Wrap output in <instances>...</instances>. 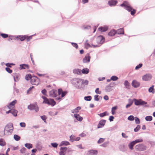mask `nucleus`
<instances>
[{
    "mask_svg": "<svg viewBox=\"0 0 155 155\" xmlns=\"http://www.w3.org/2000/svg\"><path fill=\"white\" fill-rule=\"evenodd\" d=\"M140 129V125H138L137 127L134 129V131L135 132H137Z\"/></svg>",
    "mask_w": 155,
    "mask_h": 155,
    "instance_id": "obj_49",
    "label": "nucleus"
},
{
    "mask_svg": "<svg viewBox=\"0 0 155 155\" xmlns=\"http://www.w3.org/2000/svg\"><path fill=\"white\" fill-rule=\"evenodd\" d=\"M108 29V27L106 26L101 27L98 29L99 31L101 32L106 31H107Z\"/></svg>",
    "mask_w": 155,
    "mask_h": 155,
    "instance_id": "obj_17",
    "label": "nucleus"
},
{
    "mask_svg": "<svg viewBox=\"0 0 155 155\" xmlns=\"http://www.w3.org/2000/svg\"><path fill=\"white\" fill-rule=\"evenodd\" d=\"M18 40H19L21 41H23L26 39V35H18L16 37Z\"/></svg>",
    "mask_w": 155,
    "mask_h": 155,
    "instance_id": "obj_19",
    "label": "nucleus"
},
{
    "mask_svg": "<svg viewBox=\"0 0 155 155\" xmlns=\"http://www.w3.org/2000/svg\"><path fill=\"white\" fill-rule=\"evenodd\" d=\"M16 102V100L13 101L8 106H7V107L9 109L12 108L14 107V105Z\"/></svg>",
    "mask_w": 155,
    "mask_h": 155,
    "instance_id": "obj_18",
    "label": "nucleus"
},
{
    "mask_svg": "<svg viewBox=\"0 0 155 155\" xmlns=\"http://www.w3.org/2000/svg\"><path fill=\"white\" fill-rule=\"evenodd\" d=\"M51 145L54 147H57L58 146V144L56 143H51Z\"/></svg>",
    "mask_w": 155,
    "mask_h": 155,
    "instance_id": "obj_54",
    "label": "nucleus"
},
{
    "mask_svg": "<svg viewBox=\"0 0 155 155\" xmlns=\"http://www.w3.org/2000/svg\"><path fill=\"white\" fill-rule=\"evenodd\" d=\"M142 64H140L139 65H137L135 67V69L136 70H137L140 68L142 66Z\"/></svg>",
    "mask_w": 155,
    "mask_h": 155,
    "instance_id": "obj_52",
    "label": "nucleus"
},
{
    "mask_svg": "<svg viewBox=\"0 0 155 155\" xmlns=\"http://www.w3.org/2000/svg\"><path fill=\"white\" fill-rule=\"evenodd\" d=\"M25 146L28 149H30L32 147V144L30 143H26L25 144Z\"/></svg>",
    "mask_w": 155,
    "mask_h": 155,
    "instance_id": "obj_39",
    "label": "nucleus"
},
{
    "mask_svg": "<svg viewBox=\"0 0 155 155\" xmlns=\"http://www.w3.org/2000/svg\"><path fill=\"white\" fill-rule=\"evenodd\" d=\"M106 120H100L97 126V128H100L104 127L105 124Z\"/></svg>",
    "mask_w": 155,
    "mask_h": 155,
    "instance_id": "obj_13",
    "label": "nucleus"
},
{
    "mask_svg": "<svg viewBox=\"0 0 155 155\" xmlns=\"http://www.w3.org/2000/svg\"><path fill=\"white\" fill-rule=\"evenodd\" d=\"M124 85L127 88H129L130 86V84L127 81H126L124 82Z\"/></svg>",
    "mask_w": 155,
    "mask_h": 155,
    "instance_id": "obj_40",
    "label": "nucleus"
},
{
    "mask_svg": "<svg viewBox=\"0 0 155 155\" xmlns=\"http://www.w3.org/2000/svg\"><path fill=\"white\" fill-rule=\"evenodd\" d=\"M73 73L75 74H81V70L79 69H75L73 70Z\"/></svg>",
    "mask_w": 155,
    "mask_h": 155,
    "instance_id": "obj_23",
    "label": "nucleus"
},
{
    "mask_svg": "<svg viewBox=\"0 0 155 155\" xmlns=\"http://www.w3.org/2000/svg\"><path fill=\"white\" fill-rule=\"evenodd\" d=\"M42 97L44 100L43 103L48 104L49 100L46 97L44 96H42Z\"/></svg>",
    "mask_w": 155,
    "mask_h": 155,
    "instance_id": "obj_31",
    "label": "nucleus"
},
{
    "mask_svg": "<svg viewBox=\"0 0 155 155\" xmlns=\"http://www.w3.org/2000/svg\"><path fill=\"white\" fill-rule=\"evenodd\" d=\"M32 38V36H28L27 35H26V40L27 41H30L31 39Z\"/></svg>",
    "mask_w": 155,
    "mask_h": 155,
    "instance_id": "obj_44",
    "label": "nucleus"
},
{
    "mask_svg": "<svg viewBox=\"0 0 155 155\" xmlns=\"http://www.w3.org/2000/svg\"><path fill=\"white\" fill-rule=\"evenodd\" d=\"M101 117H104L106 115H109L108 113L106 111H105L103 113H101L98 114Z\"/></svg>",
    "mask_w": 155,
    "mask_h": 155,
    "instance_id": "obj_33",
    "label": "nucleus"
},
{
    "mask_svg": "<svg viewBox=\"0 0 155 155\" xmlns=\"http://www.w3.org/2000/svg\"><path fill=\"white\" fill-rule=\"evenodd\" d=\"M18 113V111L15 110H12V111L11 112V113L12 114V115L15 117L17 116V114Z\"/></svg>",
    "mask_w": 155,
    "mask_h": 155,
    "instance_id": "obj_34",
    "label": "nucleus"
},
{
    "mask_svg": "<svg viewBox=\"0 0 155 155\" xmlns=\"http://www.w3.org/2000/svg\"><path fill=\"white\" fill-rule=\"evenodd\" d=\"M6 66L8 67H11V65H14L13 63H8L5 64Z\"/></svg>",
    "mask_w": 155,
    "mask_h": 155,
    "instance_id": "obj_57",
    "label": "nucleus"
},
{
    "mask_svg": "<svg viewBox=\"0 0 155 155\" xmlns=\"http://www.w3.org/2000/svg\"><path fill=\"white\" fill-rule=\"evenodd\" d=\"M13 130V124L11 123H9L5 127L4 131L7 133H12Z\"/></svg>",
    "mask_w": 155,
    "mask_h": 155,
    "instance_id": "obj_3",
    "label": "nucleus"
},
{
    "mask_svg": "<svg viewBox=\"0 0 155 155\" xmlns=\"http://www.w3.org/2000/svg\"><path fill=\"white\" fill-rule=\"evenodd\" d=\"M91 57L89 54H87L83 59V62L85 63L90 61Z\"/></svg>",
    "mask_w": 155,
    "mask_h": 155,
    "instance_id": "obj_15",
    "label": "nucleus"
},
{
    "mask_svg": "<svg viewBox=\"0 0 155 155\" xmlns=\"http://www.w3.org/2000/svg\"><path fill=\"white\" fill-rule=\"evenodd\" d=\"M132 103H133L132 102H131L130 103L127 104L126 106V108H127L130 107L131 106V105L132 104Z\"/></svg>",
    "mask_w": 155,
    "mask_h": 155,
    "instance_id": "obj_64",
    "label": "nucleus"
},
{
    "mask_svg": "<svg viewBox=\"0 0 155 155\" xmlns=\"http://www.w3.org/2000/svg\"><path fill=\"white\" fill-rule=\"evenodd\" d=\"M70 138L71 140H72V141H74V136L73 135H71V136L70 137Z\"/></svg>",
    "mask_w": 155,
    "mask_h": 155,
    "instance_id": "obj_59",
    "label": "nucleus"
},
{
    "mask_svg": "<svg viewBox=\"0 0 155 155\" xmlns=\"http://www.w3.org/2000/svg\"><path fill=\"white\" fill-rule=\"evenodd\" d=\"M74 116L76 119L79 121H81L83 119V117L80 116L78 114H75Z\"/></svg>",
    "mask_w": 155,
    "mask_h": 155,
    "instance_id": "obj_21",
    "label": "nucleus"
},
{
    "mask_svg": "<svg viewBox=\"0 0 155 155\" xmlns=\"http://www.w3.org/2000/svg\"><path fill=\"white\" fill-rule=\"evenodd\" d=\"M13 77L15 81H17L20 78V75L18 73H15L13 74Z\"/></svg>",
    "mask_w": 155,
    "mask_h": 155,
    "instance_id": "obj_20",
    "label": "nucleus"
},
{
    "mask_svg": "<svg viewBox=\"0 0 155 155\" xmlns=\"http://www.w3.org/2000/svg\"><path fill=\"white\" fill-rule=\"evenodd\" d=\"M153 87L154 86L152 85L149 89L148 91L150 92H152V93H154V90L153 89Z\"/></svg>",
    "mask_w": 155,
    "mask_h": 155,
    "instance_id": "obj_37",
    "label": "nucleus"
},
{
    "mask_svg": "<svg viewBox=\"0 0 155 155\" xmlns=\"http://www.w3.org/2000/svg\"><path fill=\"white\" fill-rule=\"evenodd\" d=\"M56 104L55 102L53 99H50L48 104L51 105V106H53Z\"/></svg>",
    "mask_w": 155,
    "mask_h": 155,
    "instance_id": "obj_25",
    "label": "nucleus"
},
{
    "mask_svg": "<svg viewBox=\"0 0 155 155\" xmlns=\"http://www.w3.org/2000/svg\"><path fill=\"white\" fill-rule=\"evenodd\" d=\"M89 72V70L88 68L83 69L81 70V72L84 74H87Z\"/></svg>",
    "mask_w": 155,
    "mask_h": 155,
    "instance_id": "obj_30",
    "label": "nucleus"
},
{
    "mask_svg": "<svg viewBox=\"0 0 155 155\" xmlns=\"http://www.w3.org/2000/svg\"><path fill=\"white\" fill-rule=\"evenodd\" d=\"M152 78L151 75L150 74H146L142 77V79L145 81H147L151 79Z\"/></svg>",
    "mask_w": 155,
    "mask_h": 155,
    "instance_id": "obj_12",
    "label": "nucleus"
},
{
    "mask_svg": "<svg viewBox=\"0 0 155 155\" xmlns=\"http://www.w3.org/2000/svg\"><path fill=\"white\" fill-rule=\"evenodd\" d=\"M145 120L147 121H150L152 120V117L150 116H147L145 117Z\"/></svg>",
    "mask_w": 155,
    "mask_h": 155,
    "instance_id": "obj_38",
    "label": "nucleus"
},
{
    "mask_svg": "<svg viewBox=\"0 0 155 155\" xmlns=\"http://www.w3.org/2000/svg\"><path fill=\"white\" fill-rule=\"evenodd\" d=\"M135 148L138 151H143L146 149V147L142 144L136 145Z\"/></svg>",
    "mask_w": 155,
    "mask_h": 155,
    "instance_id": "obj_6",
    "label": "nucleus"
},
{
    "mask_svg": "<svg viewBox=\"0 0 155 155\" xmlns=\"http://www.w3.org/2000/svg\"><path fill=\"white\" fill-rule=\"evenodd\" d=\"M99 96L97 95H95L94 96V99L95 101H98L99 100V98H98Z\"/></svg>",
    "mask_w": 155,
    "mask_h": 155,
    "instance_id": "obj_60",
    "label": "nucleus"
},
{
    "mask_svg": "<svg viewBox=\"0 0 155 155\" xmlns=\"http://www.w3.org/2000/svg\"><path fill=\"white\" fill-rule=\"evenodd\" d=\"M118 79V77L115 76H113L111 78V80L113 81H116Z\"/></svg>",
    "mask_w": 155,
    "mask_h": 155,
    "instance_id": "obj_43",
    "label": "nucleus"
},
{
    "mask_svg": "<svg viewBox=\"0 0 155 155\" xmlns=\"http://www.w3.org/2000/svg\"><path fill=\"white\" fill-rule=\"evenodd\" d=\"M31 84L38 85L40 82L39 79L36 76L32 77L31 81Z\"/></svg>",
    "mask_w": 155,
    "mask_h": 155,
    "instance_id": "obj_5",
    "label": "nucleus"
},
{
    "mask_svg": "<svg viewBox=\"0 0 155 155\" xmlns=\"http://www.w3.org/2000/svg\"><path fill=\"white\" fill-rule=\"evenodd\" d=\"M81 108L80 107H78L75 109L72 110V112L73 113H78Z\"/></svg>",
    "mask_w": 155,
    "mask_h": 155,
    "instance_id": "obj_28",
    "label": "nucleus"
},
{
    "mask_svg": "<svg viewBox=\"0 0 155 155\" xmlns=\"http://www.w3.org/2000/svg\"><path fill=\"white\" fill-rule=\"evenodd\" d=\"M124 33V29L123 28H121L118 29L116 31V33L118 35L123 34Z\"/></svg>",
    "mask_w": 155,
    "mask_h": 155,
    "instance_id": "obj_24",
    "label": "nucleus"
},
{
    "mask_svg": "<svg viewBox=\"0 0 155 155\" xmlns=\"http://www.w3.org/2000/svg\"><path fill=\"white\" fill-rule=\"evenodd\" d=\"M67 147H61L60 149V152H59L60 155H65L66 152L67 150Z\"/></svg>",
    "mask_w": 155,
    "mask_h": 155,
    "instance_id": "obj_10",
    "label": "nucleus"
},
{
    "mask_svg": "<svg viewBox=\"0 0 155 155\" xmlns=\"http://www.w3.org/2000/svg\"><path fill=\"white\" fill-rule=\"evenodd\" d=\"M117 2L116 1L112 0L108 2V4L110 6L115 5Z\"/></svg>",
    "mask_w": 155,
    "mask_h": 155,
    "instance_id": "obj_22",
    "label": "nucleus"
},
{
    "mask_svg": "<svg viewBox=\"0 0 155 155\" xmlns=\"http://www.w3.org/2000/svg\"><path fill=\"white\" fill-rule=\"evenodd\" d=\"M95 92L96 94H100L101 93V91H99V88H97L96 89Z\"/></svg>",
    "mask_w": 155,
    "mask_h": 155,
    "instance_id": "obj_53",
    "label": "nucleus"
},
{
    "mask_svg": "<svg viewBox=\"0 0 155 155\" xmlns=\"http://www.w3.org/2000/svg\"><path fill=\"white\" fill-rule=\"evenodd\" d=\"M104 139L103 138H100L99 140L98 141L97 143L99 144H100L102 143L104 140Z\"/></svg>",
    "mask_w": 155,
    "mask_h": 155,
    "instance_id": "obj_45",
    "label": "nucleus"
},
{
    "mask_svg": "<svg viewBox=\"0 0 155 155\" xmlns=\"http://www.w3.org/2000/svg\"><path fill=\"white\" fill-rule=\"evenodd\" d=\"M105 90L107 92H109L112 90L111 86H108L106 87Z\"/></svg>",
    "mask_w": 155,
    "mask_h": 155,
    "instance_id": "obj_42",
    "label": "nucleus"
},
{
    "mask_svg": "<svg viewBox=\"0 0 155 155\" xmlns=\"http://www.w3.org/2000/svg\"><path fill=\"white\" fill-rule=\"evenodd\" d=\"M6 144L5 140L3 139H0V145L3 146L5 145Z\"/></svg>",
    "mask_w": 155,
    "mask_h": 155,
    "instance_id": "obj_29",
    "label": "nucleus"
},
{
    "mask_svg": "<svg viewBox=\"0 0 155 155\" xmlns=\"http://www.w3.org/2000/svg\"><path fill=\"white\" fill-rule=\"evenodd\" d=\"M134 117L133 115H130L128 117V119L129 120H134Z\"/></svg>",
    "mask_w": 155,
    "mask_h": 155,
    "instance_id": "obj_46",
    "label": "nucleus"
},
{
    "mask_svg": "<svg viewBox=\"0 0 155 155\" xmlns=\"http://www.w3.org/2000/svg\"><path fill=\"white\" fill-rule=\"evenodd\" d=\"M122 135L123 137L127 138L128 136H127L124 133H122Z\"/></svg>",
    "mask_w": 155,
    "mask_h": 155,
    "instance_id": "obj_61",
    "label": "nucleus"
},
{
    "mask_svg": "<svg viewBox=\"0 0 155 155\" xmlns=\"http://www.w3.org/2000/svg\"><path fill=\"white\" fill-rule=\"evenodd\" d=\"M104 39L102 36H99L98 37L96 40L92 43V45L94 47H99L104 41Z\"/></svg>",
    "mask_w": 155,
    "mask_h": 155,
    "instance_id": "obj_1",
    "label": "nucleus"
},
{
    "mask_svg": "<svg viewBox=\"0 0 155 155\" xmlns=\"http://www.w3.org/2000/svg\"><path fill=\"white\" fill-rule=\"evenodd\" d=\"M117 106L113 107L112 108L111 111L112 114H115L116 110L117 109Z\"/></svg>",
    "mask_w": 155,
    "mask_h": 155,
    "instance_id": "obj_41",
    "label": "nucleus"
},
{
    "mask_svg": "<svg viewBox=\"0 0 155 155\" xmlns=\"http://www.w3.org/2000/svg\"><path fill=\"white\" fill-rule=\"evenodd\" d=\"M41 118L43 120H44L45 121L46 119V117L45 115L41 116Z\"/></svg>",
    "mask_w": 155,
    "mask_h": 155,
    "instance_id": "obj_63",
    "label": "nucleus"
},
{
    "mask_svg": "<svg viewBox=\"0 0 155 155\" xmlns=\"http://www.w3.org/2000/svg\"><path fill=\"white\" fill-rule=\"evenodd\" d=\"M5 70L8 73H11L12 72V70L10 69L9 68L7 67L5 68Z\"/></svg>",
    "mask_w": 155,
    "mask_h": 155,
    "instance_id": "obj_51",
    "label": "nucleus"
},
{
    "mask_svg": "<svg viewBox=\"0 0 155 155\" xmlns=\"http://www.w3.org/2000/svg\"><path fill=\"white\" fill-rule=\"evenodd\" d=\"M67 93V91H63L62 89H59L58 90V94L59 95H60L61 94V97H64Z\"/></svg>",
    "mask_w": 155,
    "mask_h": 155,
    "instance_id": "obj_11",
    "label": "nucleus"
},
{
    "mask_svg": "<svg viewBox=\"0 0 155 155\" xmlns=\"http://www.w3.org/2000/svg\"><path fill=\"white\" fill-rule=\"evenodd\" d=\"M20 126L22 127H25L26 126L24 122L20 123Z\"/></svg>",
    "mask_w": 155,
    "mask_h": 155,
    "instance_id": "obj_56",
    "label": "nucleus"
},
{
    "mask_svg": "<svg viewBox=\"0 0 155 155\" xmlns=\"http://www.w3.org/2000/svg\"><path fill=\"white\" fill-rule=\"evenodd\" d=\"M57 91L54 89L51 91L49 92L50 95L52 97H56L57 95Z\"/></svg>",
    "mask_w": 155,
    "mask_h": 155,
    "instance_id": "obj_9",
    "label": "nucleus"
},
{
    "mask_svg": "<svg viewBox=\"0 0 155 155\" xmlns=\"http://www.w3.org/2000/svg\"><path fill=\"white\" fill-rule=\"evenodd\" d=\"M116 34V31L114 30H112L109 32L108 35L110 36H112Z\"/></svg>",
    "mask_w": 155,
    "mask_h": 155,
    "instance_id": "obj_26",
    "label": "nucleus"
},
{
    "mask_svg": "<svg viewBox=\"0 0 155 155\" xmlns=\"http://www.w3.org/2000/svg\"><path fill=\"white\" fill-rule=\"evenodd\" d=\"M46 90L44 89L42 90V93L44 95H45L46 93Z\"/></svg>",
    "mask_w": 155,
    "mask_h": 155,
    "instance_id": "obj_62",
    "label": "nucleus"
},
{
    "mask_svg": "<svg viewBox=\"0 0 155 155\" xmlns=\"http://www.w3.org/2000/svg\"><path fill=\"white\" fill-rule=\"evenodd\" d=\"M72 45L76 48H78V45L77 44L74 43H71Z\"/></svg>",
    "mask_w": 155,
    "mask_h": 155,
    "instance_id": "obj_55",
    "label": "nucleus"
},
{
    "mask_svg": "<svg viewBox=\"0 0 155 155\" xmlns=\"http://www.w3.org/2000/svg\"><path fill=\"white\" fill-rule=\"evenodd\" d=\"M14 138L16 141H18L20 139V137L16 134L14 135Z\"/></svg>",
    "mask_w": 155,
    "mask_h": 155,
    "instance_id": "obj_36",
    "label": "nucleus"
},
{
    "mask_svg": "<svg viewBox=\"0 0 155 155\" xmlns=\"http://www.w3.org/2000/svg\"><path fill=\"white\" fill-rule=\"evenodd\" d=\"M84 99L85 100L87 101H90L91 100V96H90L85 97L84 98Z\"/></svg>",
    "mask_w": 155,
    "mask_h": 155,
    "instance_id": "obj_47",
    "label": "nucleus"
},
{
    "mask_svg": "<svg viewBox=\"0 0 155 155\" xmlns=\"http://www.w3.org/2000/svg\"><path fill=\"white\" fill-rule=\"evenodd\" d=\"M85 46L87 48H88L91 47L90 45L87 42H86L85 43Z\"/></svg>",
    "mask_w": 155,
    "mask_h": 155,
    "instance_id": "obj_58",
    "label": "nucleus"
},
{
    "mask_svg": "<svg viewBox=\"0 0 155 155\" xmlns=\"http://www.w3.org/2000/svg\"><path fill=\"white\" fill-rule=\"evenodd\" d=\"M26 150L25 147L22 148L20 150V154H23L26 152Z\"/></svg>",
    "mask_w": 155,
    "mask_h": 155,
    "instance_id": "obj_35",
    "label": "nucleus"
},
{
    "mask_svg": "<svg viewBox=\"0 0 155 155\" xmlns=\"http://www.w3.org/2000/svg\"><path fill=\"white\" fill-rule=\"evenodd\" d=\"M29 68V66L28 65L23 64H21L20 65L19 69L20 70L22 69H28Z\"/></svg>",
    "mask_w": 155,
    "mask_h": 155,
    "instance_id": "obj_16",
    "label": "nucleus"
},
{
    "mask_svg": "<svg viewBox=\"0 0 155 155\" xmlns=\"http://www.w3.org/2000/svg\"><path fill=\"white\" fill-rule=\"evenodd\" d=\"M89 153L90 155H97V152L96 150H91L89 151Z\"/></svg>",
    "mask_w": 155,
    "mask_h": 155,
    "instance_id": "obj_27",
    "label": "nucleus"
},
{
    "mask_svg": "<svg viewBox=\"0 0 155 155\" xmlns=\"http://www.w3.org/2000/svg\"><path fill=\"white\" fill-rule=\"evenodd\" d=\"M135 121L137 124H139L140 123V120L139 119V118L137 117H135Z\"/></svg>",
    "mask_w": 155,
    "mask_h": 155,
    "instance_id": "obj_50",
    "label": "nucleus"
},
{
    "mask_svg": "<svg viewBox=\"0 0 155 155\" xmlns=\"http://www.w3.org/2000/svg\"><path fill=\"white\" fill-rule=\"evenodd\" d=\"M143 140L142 139H139L135 140L134 141H133L130 142L128 145V146L129 148L131 150H132L133 149V147L136 143L142 142Z\"/></svg>",
    "mask_w": 155,
    "mask_h": 155,
    "instance_id": "obj_4",
    "label": "nucleus"
},
{
    "mask_svg": "<svg viewBox=\"0 0 155 155\" xmlns=\"http://www.w3.org/2000/svg\"><path fill=\"white\" fill-rule=\"evenodd\" d=\"M28 109L32 110H35L36 112H37L39 110V108L36 104H30L28 106Z\"/></svg>",
    "mask_w": 155,
    "mask_h": 155,
    "instance_id": "obj_8",
    "label": "nucleus"
},
{
    "mask_svg": "<svg viewBox=\"0 0 155 155\" xmlns=\"http://www.w3.org/2000/svg\"><path fill=\"white\" fill-rule=\"evenodd\" d=\"M134 104L136 105H143L147 104V103L141 99L137 100L134 99Z\"/></svg>",
    "mask_w": 155,
    "mask_h": 155,
    "instance_id": "obj_7",
    "label": "nucleus"
},
{
    "mask_svg": "<svg viewBox=\"0 0 155 155\" xmlns=\"http://www.w3.org/2000/svg\"><path fill=\"white\" fill-rule=\"evenodd\" d=\"M121 7H124V8L129 12L131 11V14L134 15L136 13V11L134 9H133L128 2L127 1H124L123 3L120 5Z\"/></svg>",
    "mask_w": 155,
    "mask_h": 155,
    "instance_id": "obj_2",
    "label": "nucleus"
},
{
    "mask_svg": "<svg viewBox=\"0 0 155 155\" xmlns=\"http://www.w3.org/2000/svg\"><path fill=\"white\" fill-rule=\"evenodd\" d=\"M31 78H32V77L30 74H27L25 77V79L27 81H28L30 79L31 81Z\"/></svg>",
    "mask_w": 155,
    "mask_h": 155,
    "instance_id": "obj_32",
    "label": "nucleus"
},
{
    "mask_svg": "<svg viewBox=\"0 0 155 155\" xmlns=\"http://www.w3.org/2000/svg\"><path fill=\"white\" fill-rule=\"evenodd\" d=\"M140 83L136 80H134L132 83V85L134 87L136 88L140 86Z\"/></svg>",
    "mask_w": 155,
    "mask_h": 155,
    "instance_id": "obj_14",
    "label": "nucleus"
},
{
    "mask_svg": "<svg viewBox=\"0 0 155 155\" xmlns=\"http://www.w3.org/2000/svg\"><path fill=\"white\" fill-rule=\"evenodd\" d=\"M0 35L3 38H5L8 37V35L7 34L2 33L0 34Z\"/></svg>",
    "mask_w": 155,
    "mask_h": 155,
    "instance_id": "obj_48",
    "label": "nucleus"
}]
</instances>
